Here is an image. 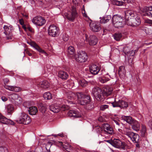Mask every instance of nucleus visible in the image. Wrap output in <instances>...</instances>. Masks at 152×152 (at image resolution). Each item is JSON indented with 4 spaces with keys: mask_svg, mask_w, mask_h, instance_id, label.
I'll list each match as a JSON object with an SVG mask.
<instances>
[{
    "mask_svg": "<svg viewBox=\"0 0 152 152\" xmlns=\"http://www.w3.org/2000/svg\"><path fill=\"white\" fill-rule=\"evenodd\" d=\"M28 43L31 46H32L34 48L35 47V45L36 46V45H37V44L35 42H28Z\"/></svg>",
    "mask_w": 152,
    "mask_h": 152,
    "instance_id": "53",
    "label": "nucleus"
},
{
    "mask_svg": "<svg viewBox=\"0 0 152 152\" xmlns=\"http://www.w3.org/2000/svg\"><path fill=\"white\" fill-rule=\"evenodd\" d=\"M55 144L58 147H59L60 146H61L62 147L65 149L67 151L69 152H70V148H68L67 146L63 144V143L62 142L57 141L55 142Z\"/></svg>",
    "mask_w": 152,
    "mask_h": 152,
    "instance_id": "30",
    "label": "nucleus"
},
{
    "mask_svg": "<svg viewBox=\"0 0 152 152\" xmlns=\"http://www.w3.org/2000/svg\"><path fill=\"white\" fill-rule=\"evenodd\" d=\"M109 105L106 104H103L100 106V110L102 111H104L109 107Z\"/></svg>",
    "mask_w": 152,
    "mask_h": 152,
    "instance_id": "46",
    "label": "nucleus"
},
{
    "mask_svg": "<svg viewBox=\"0 0 152 152\" xmlns=\"http://www.w3.org/2000/svg\"><path fill=\"white\" fill-rule=\"evenodd\" d=\"M130 48L128 47L125 46L123 48V51L125 54L127 55L130 51Z\"/></svg>",
    "mask_w": 152,
    "mask_h": 152,
    "instance_id": "44",
    "label": "nucleus"
},
{
    "mask_svg": "<svg viewBox=\"0 0 152 152\" xmlns=\"http://www.w3.org/2000/svg\"><path fill=\"white\" fill-rule=\"evenodd\" d=\"M135 134V133H134L133 132H126V135L129 137H130L132 140V139H133Z\"/></svg>",
    "mask_w": 152,
    "mask_h": 152,
    "instance_id": "40",
    "label": "nucleus"
},
{
    "mask_svg": "<svg viewBox=\"0 0 152 152\" xmlns=\"http://www.w3.org/2000/svg\"><path fill=\"white\" fill-rule=\"evenodd\" d=\"M137 51H136V50H132L131 51H130L127 55L128 56H133L134 55L136 52Z\"/></svg>",
    "mask_w": 152,
    "mask_h": 152,
    "instance_id": "47",
    "label": "nucleus"
},
{
    "mask_svg": "<svg viewBox=\"0 0 152 152\" xmlns=\"http://www.w3.org/2000/svg\"><path fill=\"white\" fill-rule=\"evenodd\" d=\"M110 77V75L108 74H107L106 75L99 77V79L101 83H104L109 81Z\"/></svg>",
    "mask_w": 152,
    "mask_h": 152,
    "instance_id": "24",
    "label": "nucleus"
},
{
    "mask_svg": "<svg viewBox=\"0 0 152 152\" xmlns=\"http://www.w3.org/2000/svg\"><path fill=\"white\" fill-rule=\"evenodd\" d=\"M6 38L7 39H12V35H7Z\"/></svg>",
    "mask_w": 152,
    "mask_h": 152,
    "instance_id": "64",
    "label": "nucleus"
},
{
    "mask_svg": "<svg viewBox=\"0 0 152 152\" xmlns=\"http://www.w3.org/2000/svg\"><path fill=\"white\" fill-rule=\"evenodd\" d=\"M80 84L82 87H85L88 85V82L84 79H82L80 80Z\"/></svg>",
    "mask_w": 152,
    "mask_h": 152,
    "instance_id": "41",
    "label": "nucleus"
},
{
    "mask_svg": "<svg viewBox=\"0 0 152 152\" xmlns=\"http://www.w3.org/2000/svg\"><path fill=\"white\" fill-rule=\"evenodd\" d=\"M77 96L79 104L82 105H85L91 101L90 96L84 94L82 92H77L75 94Z\"/></svg>",
    "mask_w": 152,
    "mask_h": 152,
    "instance_id": "2",
    "label": "nucleus"
},
{
    "mask_svg": "<svg viewBox=\"0 0 152 152\" xmlns=\"http://www.w3.org/2000/svg\"><path fill=\"white\" fill-rule=\"evenodd\" d=\"M122 36L121 33H115L114 35V38L116 41H119Z\"/></svg>",
    "mask_w": 152,
    "mask_h": 152,
    "instance_id": "37",
    "label": "nucleus"
},
{
    "mask_svg": "<svg viewBox=\"0 0 152 152\" xmlns=\"http://www.w3.org/2000/svg\"><path fill=\"white\" fill-rule=\"evenodd\" d=\"M3 80L5 84H7L9 82V79L7 78H5L3 79Z\"/></svg>",
    "mask_w": 152,
    "mask_h": 152,
    "instance_id": "55",
    "label": "nucleus"
},
{
    "mask_svg": "<svg viewBox=\"0 0 152 152\" xmlns=\"http://www.w3.org/2000/svg\"><path fill=\"white\" fill-rule=\"evenodd\" d=\"M4 87L6 89L11 91H12V89H13V86H10L5 85V86Z\"/></svg>",
    "mask_w": 152,
    "mask_h": 152,
    "instance_id": "50",
    "label": "nucleus"
},
{
    "mask_svg": "<svg viewBox=\"0 0 152 152\" xmlns=\"http://www.w3.org/2000/svg\"><path fill=\"white\" fill-rule=\"evenodd\" d=\"M32 22L38 26H42L44 25L46 20L44 18L39 16L34 18L32 20Z\"/></svg>",
    "mask_w": 152,
    "mask_h": 152,
    "instance_id": "11",
    "label": "nucleus"
},
{
    "mask_svg": "<svg viewBox=\"0 0 152 152\" xmlns=\"http://www.w3.org/2000/svg\"><path fill=\"white\" fill-rule=\"evenodd\" d=\"M144 11L146 15L152 17V6L146 7Z\"/></svg>",
    "mask_w": 152,
    "mask_h": 152,
    "instance_id": "26",
    "label": "nucleus"
},
{
    "mask_svg": "<svg viewBox=\"0 0 152 152\" xmlns=\"http://www.w3.org/2000/svg\"><path fill=\"white\" fill-rule=\"evenodd\" d=\"M7 108L8 113H11L14 109L13 105L12 104H9L7 107Z\"/></svg>",
    "mask_w": 152,
    "mask_h": 152,
    "instance_id": "45",
    "label": "nucleus"
},
{
    "mask_svg": "<svg viewBox=\"0 0 152 152\" xmlns=\"http://www.w3.org/2000/svg\"><path fill=\"white\" fill-rule=\"evenodd\" d=\"M112 90L110 88H107L104 89L103 91V96H108L110 95L112 92Z\"/></svg>",
    "mask_w": 152,
    "mask_h": 152,
    "instance_id": "32",
    "label": "nucleus"
},
{
    "mask_svg": "<svg viewBox=\"0 0 152 152\" xmlns=\"http://www.w3.org/2000/svg\"><path fill=\"white\" fill-rule=\"evenodd\" d=\"M15 121L19 123L26 125L31 122V119L28 115L23 113L19 115L18 118Z\"/></svg>",
    "mask_w": 152,
    "mask_h": 152,
    "instance_id": "5",
    "label": "nucleus"
},
{
    "mask_svg": "<svg viewBox=\"0 0 152 152\" xmlns=\"http://www.w3.org/2000/svg\"><path fill=\"white\" fill-rule=\"evenodd\" d=\"M77 16L78 14L76 7L74 6L72 7L71 13L70 14H68L67 16L68 19L69 21H73Z\"/></svg>",
    "mask_w": 152,
    "mask_h": 152,
    "instance_id": "13",
    "label": "nucleus"
},
{
    "mask_svg": "<svg viewBox=\"0 0 152 152\" xmlns=\"http://www.w3.org/2000/svg\"><path fill=\"white\" fill-rule=\"evenodd\" d=\"M123 21V17L118 15H114L112 18V21L115 28H119L123 27L125 23Z\"/></svg>",
    "mask_w": 152,
    "mask_h": 152,
    "instance_id": "3",
    "label": "nucleus"
},
{
    "mask_svg": "<svg viewBox=\"0 0 152 152\" xmlns=\"http://www.w3.org/2000/svg\"><path fill=\"white\" fill-rule=\"evenodd\" d=\"M19 21L20 24L21 25L23 26L24 25V22L22 18L19 19Z\"/></svg>",
    "mask_w": 152,
    "mask_h": 152,
    "instance_id": "57",
    "label": "nucleus"
},
{
    "mask_svg": "<svg viewBox=\"0 0 152 152\" xmlns=\"http://www.w3.org/2000/svg\"><path fill=\"white\" fill-rule=\"evenodd\" d=\"M88 83L92 85H94L96 84V82L95 80H93L91 81H88Z\"/></svg>",
    "mask_w": 152,
    "mask_h": 152,
    "instance_id": "56",
    "label": "nucleus"
},
{
    "mask_svg": "<svg viewBox=\"0 0 152 152\" xmlns=\"http://www.w3.org/2000/svg\"><path fill=\"white\" fill-rule=\"evenodd\" d=\"M11 98L13 100H15L17 103H21L22 102V99L20 96L16 94H13L11 95Z\"/></svg>",
    "mask_w": 152,
    "mask_h": 152,
    "instance_id": "21",
    "label": "nucleus"
},
{
    "mask_svg": "<svg viewBox=\"0 0 152 152\" xmlns=\"http://www.w3.org/2000/svg\"><path fill=\"white\" fill-rule=\"evenodd\" d=\"M50 110L54 113H58L60 110L65 111L69 109L70 107L66 105H60V106L55 104H51L49 106Z\"/></svg>",
    "mask_w": 152,
    "mask_h": 152,
    "instance_id": "6",
    "label": "nucleus"
},
{
    "mask_svg": "<svg viewBox=\"0 0 152 152\" xmlns=\"http://www.w3.org/2000/svg\"><path fill=\"white\" fill-rule=\"evenodd\" d=\"M89 70L91 73L93 75H96L99 74V75L102 74V72L103 71L102 70L100 71V68L96 65L91 64L89 67Z\"/></svg>",
    "mask_w": 152,
    "mask_h": 152,
    "instance_id": "10",
    "label": "nucleus"
},
{
    "mask_svg": "<svg viewBox=\"0 0 152 152\" xmlns=\"http://www.w3.org/2000/svg\"><path fill=\"white\" fill-rule=\"evenodd\" d=\"M124 18L126 24L132 27H136L140 25L141 20L136 12L132 10L125 12Z\"/></svg>",
    "mask_w": 152,
    "mask_h": 152,
    "instance_id": "1",
    "label": "nucleus"
},
{
    "mask_svg": "<svg viewBox=\"0 0 152 152\" xmlns=\"http://www.w3.org/2000/svg\"><path fill=\"white\" fill-rule=\"evenodd\" d=\"M0 122L4 124L14 125V123L10 119H8L0 114Z\"/></svg>",
    "mask_w": 152,
    "mask_h": 152,
    "instance_id": "17",
    "label": "nucleus"
},
{
    "mask_svg": "<svg viewBox=\"0 0 152 152\" xmlns=\"http://www.w3.org/2000/svg\"><path fill=\"white\" fill-rule=\"evenodd\" d=\"M113 106L114 107H119L121 108H126L128 106L127 102L122 100H119L118 101L114 102L111 103Z\"/></svg>",
    "mask_w": 152,
    "mask_h": 152,
    "instance_id": "12",
    "label": "nucleus"
},
{
    "mask_svg": "<svg viewBox=\"0 0 152 152\" xmlns=\"http://www.w3.org/2000/svg\"><path fill=\"white\" fill-rule=\"evenodd\" d=\"M132 141L133 142H140V140L139 135L135 133L133 139H132Z\"/></svg>",
    "mask_w": 152,
    "mask_h": 152,
    "instance_id": "38",
    "label": "nucleus"
},
{
    "mask_svg": "<svg viewBox=\"0 0 152 152\" xmlns=\"http://www.w3.org/2000/svg\"><path fill=\"white\" fill-rule=\"evenodd\" d=\"M146 129L145 127L143 126L142 130L140 131L141 135L142 137H145L146 135Z\"/></svg>",
    "mask_w": 152,
    "mask_h": 152,
    "instance_id": "42",
    "label": "nucleus"
},
{
    "mask_svg": "<svg viewBox=\"0 0 152 152\" xmlns=\"http://www.w3.org/2000/svg\"><path fill=\"white\" fill-rule=\"evenodd\" d=\"M58 76L62 80H65L67 79L69 75L66 72L61 71L58 72Z\"/></svg>",
    "mask_w": 152,
    "mask_h": 152,
    "instance_id": "22",
    "label": "nucleus"
},
{
    "mask_svg": "<svg viewBox=\"0 0 152 152\" xmlns=\"http://www.w3.org/2000/svg\"><path fill=\"white\" fill-rule=\"evenodd\" d=\"M112 145L116 148L123 150L126 149L128 147L125 142H122L119 139H116L113 140Z\"/></svg>",
    "mask_w": 152,
    "mask_h": 152,
    "instance_id": "7",
    "label": "nucleus"
},
{
    "mask_svg": "<svg viewBox=\"0 0 152 152\" xmlns=\"http://www.w3.org/2000/svg\"><path fill=\"white\" fill-rule=\"evenodd\" d=\"M59 28L54 24L51 25L48 29L49 35L53 37H57L58 35Z\"/></svg>",
    "mask_w": 152,
    "mask_h": 152,
    "instance_id": "9",
    "label": "nucleus"
},
{
    "mask_svg": "<svg viewBox=\"0 0 152 152\" xmlns=\"http://www.w3.org/2000/svg\"><path fill=\"white\" fill-rule=\"evenodd\" d=\"M67 115L69 117H73L74 118H80L82 116L80 112L75 110H69Z\"/></svg>",
    "mask_w": 152,
    "mask_h": 152,
    "instance_id": "15",
    "label": "nucleus"
},
{
    "mask_svg": "<svg viewBox=\"0 0 152 152\" xmlns=\"http://www.w3.org/2000/svg\"><path fill=\"white\" fill-rule=\"evenodd\" d=\"M113 4L118 6H121L123 5L124 3L122 1H118L117 0H114L112 1Z\"/></svg>",
    "mask_w": 152,
    "mask_h": 152,
    "instance_id": "35",
    "label": "nucleus"
},
{
    "mask_svg": "<svg viewBox=\"0 0 152 152\" xmlns=\"http://www.w3.org/2000/svg\"><path fill=\"white\" fill-rule=\"evenodd\" d=\"M103 127L104 129V131L110 134H112L113 133L112 129L110 126L108 124H104L103 125Z\"/></svg>",
    "mask_w": 152,
    "mask_h": 152,
    "instance_id": "19",
    "label": "nucleus"
},
{
    "mask_svg": "<svg viewBox=\"0 0 152 152\" xmlns=\"http://www.w3.org/2000/svg\"><path fill=\"white\" fill-rule=\"evenodd\" d=\"M111 18L110 15H105L102 18L100 17V18L101 19L100 23H107L111 19Z\"/></svg>",
    "mask_w": 152,
    "mask_h": 152,
    "instance_id": "25",
    "label": "nucleus"
},
{
    "mask_svg": "<svg viewBox=\"0 0 152 152\" xmlns=\"http://www.w3.org/2000/svg\"><path fill=\"white\" fill-rule=\"evenodd\" d=\"M76 60L80 63L85 62L88 59L87 54L83 51H80L75 55Z\"/></svg>",
    "mask_w": 152,
    "mask_h": 152,
    "instance_id": "8",
    "label": "nucleus"
},
{
    "mask_svg": "<svg viewBox=\"0 0 152 152\" xmlns=\"http://www.w3.org/2000/svg\"><path fill=\"white\" fill-rule=\"evenodd\" d=\"M34 48L40 53H44L45 55L47 54L46 53L45 51L44 50L41 49V48H40V47L37 44L36 45V46L35 45V46Z\"/></svg>",
    "mask_w": 152,
    "mask_h": 152,
    "instance_id": "39",
    "label": "nucleus"
},
{
    "mask_svg": "<svg viewBox=\"0 0 152 152\" xmlns=\"http://www.w3.org/2000/svg\"><path fill=\"white\" fill-rule=\"evenodd\" d=\"M82 13L83 16L85 17H87V14L86 13V11L84 9L82 11Z\"/></svg>",
    "mask_w": 152,
    "mask_h": 152,
    "instance_id": "59",
    "label": "nucleus"
},
{
    "mask_svg": "<svg viewBox=\"0 0 152 152\" xmlns=\"http://www.w3.org/2000/svg\"><path fill=\"white\" fill-rule=\"evenodd\" d=\"M91 94L98 101H101L102 99L103 91L102 89L98 86H95L92 88Z\"/></svg>",
    "mask_w": 152,
    "mask_h": 152,
    "instance_id": "4",
    "label": "nucleus"
},
{
    "mask_svg": "<svg viewBox=\"0 0 152 152\" xmlns=\"http://www.w3.org/2000/svg\"><path fill=\"white\" fill-rule=\"evenodd\" d=\"M39 85L41 87L46 89L49 88L50 84L47 80H43L40 82Z\"/></svg>",
    "mask_w": 152,
    "mask_h": 152,
    "instance_id": "28",
    "label": "nucleus"
},
{
    "mask_svg": "<svg viewBox=\"0 0 152 152\" xmlns=\"http://www.w3.org/2000/svg\"><path fill=\"white\" fill-rule=\"evenodd\" d=\"M140 141L138 142H134L135 143H136V144H135L136 147L137 148H140Z\"/></svg>",
    "mask_w": 152,
    "mask_h": 152,
    "instance_id": "62",
    "label": "nucleus"
},
{
    "mask_svg": "<svg viewBox=\"0 0 152 152\" xmlns=\"http://www.w3.org/2000/svg\"><path fill=\"white\" fill-rule=\"evenodd\" d=\"M62 37L64 40L65 41H67L69 39L68 36L66 34L64 35V34Z\"/></svg>",
    "mask_w": 152,
    "mask_h": 152,
    "instance_id": "52",
    "label": "nucleus"
},
{
    "mask_svg": "<svg viewBox=\"0 0 152 152\" xmlns=\"http://www.w3.org/2000/svg\"><path fill=\"white\" fill-rule=\"evenodd\" d=\"M81 0H73V2L74 4L75 5H78V4Z\"/></svg>",
    "mask_w": 152,
    "mask_h": 152,
    "instance_id": "51",
    "label": "nucleus"
},
{
    "mask_svg": "<svg viewBox=\"0 0 152 152\" xmlns=\"http://www.w3.org/2000/svg\"><path fill=\"white\" fill-rule=\"evenodd\" d=\"M22 15L24 17H25L26 18H27L28 17V16L26 14L24 13H21Z\"/></svg>",
    "mask_w": 152,
    "mask_h": 152,
    "instance_id": "63",
    "label": "nucleus"
},
{
    "mask_svg": "<svg viewBox=\"0 0 152 152\" xmlns=\"http://www.w3.org/2000/svg\"><path fill=\"white\" fill-rule=\"evenodd\" d=\"M127 2L128 3H132V4L134 2V0H127Z\"/></svg>",
    "mask_w": 152,
    "mask_h": 152,
    "instance_id": "61",
    "label": "nucleus"
},
{
    "mask_svg": "<svg viewBox=\"0 0 152 152\" xmlns=\"http://www.w3.org/2000/svg\"><path fill=\"white\" fill-rule=\"evenodd\" d=\"M106 142H107L110 144L111 145H112L113 144V140H106L105 141Z\"/></svg>",
    "mask_w": 152,
    "mask_h": 152,
    "instance_id": "60",
    "label": "nucleus"
},
{
    "mask_svg": "<svg viewBox=\"0 0 152 152\" xmlns=\"http://www.w3.org/2000/svg\"><path fill=\"white\" fill-rule=\"evenodd\" d=\"M93 127L95 129L96 132L98 133H101L102 131V128L98 125L95 126L94 127Z\"/></svg>",
    "mask_w": 152,
    "mask_h": 152,
    "instance_id": "43",
    "label": "nucleus"
},
{
    "mask_svg": "<svg viewBox=\"0 0 152 152\" xmlns=\"http://www.w3.org/2000/svg\"><path fill=\"white\" fill-rule=\"evenodd\" d=\"M148 125L149 127L152 130V120H150L148 122Z\"/></svg>",
    "mask_w": 152,
    "mask_h": 152,
    "instance_id": "54",
    "label": "nucleus"
},
{
    "mask_svg": "<svg viewBox=\"0 0 152 152\" xmlns=\"http://www.w3.org/2000/svg\"><path fill=\"white\" fill-rule=\"evenodd\" d=\"M126 71L125 67L124 66H121L119 67L118 70V74L121 78H123L125 76Z\"/></svg>",
    "mask_w": 152,
    "mask_h": 152,
    "instance_id": "23",
    "label": "nucleus"
},
{
    "mask_svg": "<svg viewBox=\"0 0 152 152\" xmlns=\"http://www.w3.org/2000/svg\"><path fill=\"white\" fill-rule=\"evenodd\" d=\"M130 124L132 126V128L134 130L136 131L139 130L140 125L138 121L133 119Z\"/></svg>",
    "mask_w": 152,
    "mask_h": 152,
    "instance_id": "18",
    "label": "nucleus"
},
{
    "mask_svg": "<svg viewBox=\"0 0 152 152\" xmlns=\"http://www.w3.org/2000/svg\"><path fill=\"white\" fill-rule=\"evenodd\" d=\"M37 111V109L35 106L31 107L29 108V110H28L29 113L32 115H35Z\"/></svg>",
    "mask_w": 152,
    "mask_h": 152,
    "instance_id": "29",
    "label": "nucleus"
},
{
    "mask_svg": "<svg viewBox=\"0 0 152 152\" xmlns=\"http://www.w3.org/2000/svg\"><path fill=\"white\" fill-rule=\"evenodd\" d=\"M0 152H8V151L6 148L0 146Z\"/></svg>",
    "mask_w": 152,
    "mask_h": 152,
    "instance_id": "49",
    "label": "nucleus"
},
{
    "mask_svg": "<svg viewBox=\"0 0 152 152\" xmlns=\"http://www.w3.org/2000/svg\"><path fill=\"white\" fill-rule=\"evenodd\" d=\"M85 108L87 110H91L94 108V106L93 104L90 102L87 103L85 105Z\"/></svg>",
    "mask_w": 152,
    "mask_h": 152,
    "instance_id": "33",
    "label": "nucleus"
},
{
    "mask_svg": "<svg viewBox=\"0 0 152 152\" xmlns=\"http://www.w3.org/2000/svg\"><path fill=\"white\" fill-rule=\"evenodd\" d=\"M86 40L88 41L89 44L91 45H94L97 43L98 39L94 35H90L88 39L86 36Z\"/></svg>",
    "mask_w": 152,
    "mask_h": 152,
    "instance_id": "16",
    "label": "nucleus"
},
{
    "mask_svg": "<svg viewBox=\"0 0 152 152\" xmlns=\"http://www.w3.org/2000/svg\"><path fill=\"white\" fill-rule=\"evenodd\" d=\"M43 97L45 99L49 100L52 98L51 94L49 92L45 93L43 95Z\"/></svg>",
    "mask_w": 152,
    "mask_h": 152,
    "instance_id": "36",
    "label": "nucleus"
},
{
    "mask_svg": "<svg viewBox=\"0 0 152 152\" xmlns=\"http://www.w3.org/2000/svg\"><path fill=\"white\" fill-rule=\"evenodd\" d=\"M1 99L4 102L6 101L8 99L7 97L4 96H2L1 97Z\"/></svg>",
    "mask_w": 152,
    "mask_h": 152,
    "instance_id": "58",
    "label": "nucleus"
},
{
    "mask_svg": "<svg viewBox=\"0 0 152 152\" xmlns=\"http://www.w3.org/2000/svg\"><path fill=\"white\" fill-rule=\"evenodd\" d=\"M39 111L43 114L45 113L47 108V105L42 103H39L38 105Z\"/></svg>",
    "mask_w": 152,
    "mask_h": 152,
    "instance_id": "20",
    "label": "nucleus"
},
{
    "mask_svg": "<svg viewBox=\"0 0 152 152\" xmlns=\"http://www.w3.org/2000/svg\"><path fill=\"white\" fill-rule=\"evenodd\" d=\"M121 118L122 120L126 121L127 123L130 124L133 119L131 117L124 115L122 116L121 117Z\"/></svg>",
    "mask_w": 152,
    "mask_h": 152,
    "instance_id": "31",
    "label": "nucleus"
},
{
    "mask_svg": "<svg viewBox=\"0 0 152 152\" xmlns=\"http://www.w3.org/2000/svg\"><path fill=\"white\" fill-rule=\"evenodd\" d=\"M91 30L94 32H98L101 29L100 24L97 22H92L89 23Z\"/></svg>",
    "mask_w": 152,
    "mask_h": 152,
    "instance_id": "14",
    "label": "nucleus"
},
{
    "mask_svg": "<svg viewBox=\"0 0 152 152\" xmlns=\"http://www.w3.org/2000/svg\"><path fill=\"white\" fill-rule=\"evenodd\" d=\"M13 89H12V91H14L16 92H18L20 91L21 90V88H20L19 87H18L16 86H13Z\"/></svg>",
    "mask_w": 152,
    "mask_h": 152,
    "instance_id": "48",
    "label": "nucleus"
},
{
    "mask_svg": "<svg viewBox=\"0 0 152 152\" xmlns=\"http://www.w3.org/2000/svg\"><path fill=\"white\" fill-rule=\"evenodd\" d=\"M67 52L69 54L74 55L75 52L74 48L71 46L69 47L67 49Z\"/></svg>",
    "mask_w": 152,
    "mask_h": 152,
    "instance_id": "34",
    "label": "nucleus"
},
{
    "mask_svg": "<svg viewBox=\"0 0 152 152\" xmlns=\"http://www.w3.org/2000/svg\"><path fill=\"white\" fill-rule=\"evenodd\" d=\"M5 31L4 33L6 35H12V27H8L6 26H4V27Z\"/></svg>",
    "mask_w": 152,
    "mask_h": 152,
    "instance_id": "27",
    "label": "nucleus"
}]
</instances>
